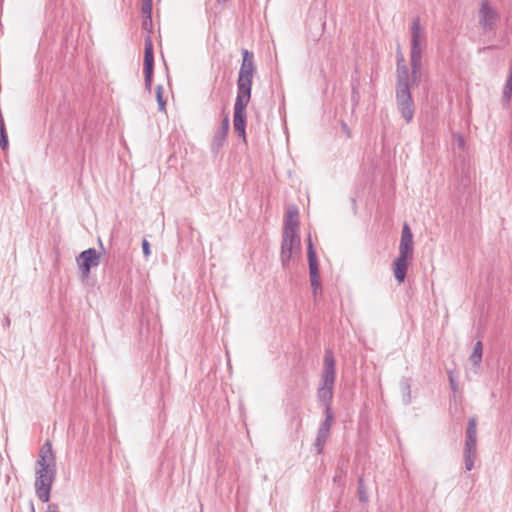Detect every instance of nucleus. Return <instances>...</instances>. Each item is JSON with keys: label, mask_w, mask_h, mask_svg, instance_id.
<instances>
[{"label": "nucleus", "mask_w": 512, "mask_h": 512, "mask_svg": "<svg viewBox=\"0 0 512 512\" xmlns=\"http://www.w3.org/2000/svg\"><path fill=\"white\" fill-rule=\"evenodd\" d=\"M335 358L331 349L324 354L323 369L317 389V399L324 407H331L336 379Z\"/></svg>", "instance_id": "nucleus-1"}, {"label": "nucleus", "mask_w": 512, "mask_h": 512, "mask_svg": "<svg viewBox=\"0 0 512 512\" xmlns=\"http://www.w3.org/2000/svg\"><path fill=\"white\" fill-rule=\"evenodd\" d=\"M35 493L38 499L47 503L50 500V494L53 483L56 478L55 463L52 465L36 466L35 468Z\"/></svg>", "instance_id": "nucleus-2"}, {"label": "nucleus", "mask_w": 512, "mask_h": 512, "mask_svg": "<svg viewBox=\"0 0 512 512\" xmlns=\"http://www.w3.org/2000/svg\"><path fill=\"white\" fill-rule=\"evenodd\" d=\"M242 64L237 80V96L251 98L252 78L254 73V56L247 49L242 50Z\"/></svg>", "instance_id": "nucleus-3"}, {"label": "nucleus", "mask_w": 512, "mask_h": 512, "mask_svg": "<svg viewBox=\"0 0 512 512\" xmlns=\"http://www.w3.org/2000/svg\"><path fill=\"white\" fill-rule=\"evenodd\" d=\"M477 453V424L475 418H470L466 430L464 449L465 469L471 471L474 467V460Z\"/></svg>", "instance_id": "nucleus-4"}, {"label": "nucleus", "mask_w": 512, "mask_h": 512, "mask_svg": "<svg viewBox=\"0 0 512 512\" xmlns=\"http://www.w3.org/2000/svg\"><path fill=\"white\" fill-rule=\"evenodd\" d=\"M396 103L401 116L407 123L411 122L414 116V104L409 84L396 85Z\"/></svg>", "instance_id": "nucleus-5"}, {"label": "nucleus", "mask_w": 512, "mask_h": 512, "mask_svg": "<svg viewBox=\"0 0 512 512\" xmlns=\"http://www.w3.org/2000/svg\"><path fill=\"white\" fill-rule=\"evenodd\" d=\"M411 53L410 55H423L427 46L425 28L421 25L419 17H415L411 23Z\"/></svg>", "instance_id": "nucleus-6"}, {"label": "nucleus", "mask_w": 512, "mask_h": 512, "mask_svg": "<svg viewBox=\"0 0 512 512\" xmlns=\"http://www.w3.org/2000/svg\"><path fill=\"white\" fill-rule=\"evenodd\" d=\"M250 98L236 97L234 104V120L233 126L235 132L245 141V126H246V107Z\"/></svg>", "instance_id": "nucleus-7"}, {"label": "nucleus", "mask_w": 512, "mask_h": 512, "mask_svg": "<svg viewBox=\"0 0 512 512\" xmlns=\"http://www.w3.org/2000/svg\"><path fill=\"white\" fill-rule=\"evenodd\" d=\"M498 17L497 11L487 1L483 0L479 10V25L481 29L485 33L492 31Z\"/></svg>", "instance_id": "nucleus-8"}, {"label": "nucleus", "mask_w": 512, "mask_h": 512, "mask_svg": "<svg viewBox=\"0 0 512 512\" xmlns=\"http://www.w3.org/2000/svg\"><path fill=\"white\" fill-rule=\"evenodd\" d=\"M100 256L101 254L94 248H89L79 254L77 262L84 277H88L92 267L100 264Z\"/></svg>", "instance_id": "nucleus-9"}, {"label": "nucleus", "mask_w": 512, "mask_h": 512, "mask_svg": "<svg viewBox=\"0 0 512 512\" xmlns=\"http://www.w3.org/2000/svg\"><path fill=\"white\" fill-rule=\"evenodd\" d=\"M299 235H283L281 245V262L286 267L294 253L300 251Z\"/></svg>", "instance_id": "nucleus-10"}, {"label": "nucleus", "mask_w": 512, "mask_h": 512, "mask_svg": "<svg viewBox=\"0 0 512 512\" xmlns=\"http://www.w3.org/2000/svg\"><path fill=\"white\" fill-rule=\"evenodd\" d=\"M153 68H154L153 44H152L151 39L148 37L145 40V49H144L145 86L148 90L151 89Z\"/></svg>", "instance_id": "nucleus-11"}, {"label": "nucleus", "mask_w": 512, "mask_h": 512, "mask_svg": "<svg viewBox=\"0 0 512 512\" xmlns=\"http://www.w3.org/2000/svg\"><path fill=\"white\" fill-rule=\"evenodd\" d=\"M412 260L413 257V234L407 224H404L399 244V255Z\"/></svg>", "instance_id": "nucleus-12"}, {"label": "nucleus", "mask_w": 512, "mask_h": 512, "mask_svg": "<svg viewBox=\"0 0 512 512\" xmlns=\"http://www.w3.org/2000/svg\"><path fill=\"white\" fill-rule=\"evenodd\" d=\"M229 125V116L226 115L222 120L220 127L214 134L211 144L213 152H218L219 149L223 146L229 131Z\"/></svg>", "instance_id": "nucleus-13"}, {"label": "nucleus", "mask_w": 512, "mask_h": 512, "mask_svg": "<svg viewBox=\"0 0 512 512\" xmlns=\"http://www.w3.org/2000/svg\"><path fill=\"white\" fill-rule=\"evenodd\" d=\"M283 235H299L298 211L295 208L287 212Z\"/></svg>", "instance_id": "nucleus-14"}, {"label": "nucleus", "mask_w": 512, "mask_h": 512, "mask_svg": "<svg viewBox=\"0 0 512 512\" xmlns=\"http://www.w3.org/2000/svg\"><path fill=\"white\" fill-rule=\"evenodd\" d=\"M307 255L309 263L310 282L320 279L316 251L313 247L311 237L308 238Z\"/></svg>", "instance_id": "nucleus-15"}, {"label": "nucleus", "mask_w": 512, "mask_h": 512, "mask_svg": "<svg viewBox=\"0 0 512 512\" xmlns=\"http://www.w3.org/2000/svg\"><path fill=\"white\" fill-rule=\"evenodd\" d=\"M410 260L411 259L398 256L393 262V274L399 283H402L406 278L408 262Z\"/></svg>", "instance_id": "nucleus-16"}, {"label": "nucleus", "mask_w": 512, "mask_h": 512, "mask_svg": "<svg viewBox=\"0 0 512 512\" xmlns=\"http://www.w3.org/2000/svg\"><path fill=\"white\" fill-rule=\"evenodd\" d=\"M411 81L418 84L421 78L422 55H410Z\"/></svg>", "instance_id": "nucleus-17"}, {"label": "nucleus", "mask_w": 512, "mask_h": 512, "mask_svg": "<svg viewBox=\"0 0 512 512\" xmlns=\"http://www.w3.org/2000/svg\"><path fill=\"white\" fill-rule=\"evenodd\" d=\"M55 463L54 455L52 453V447L50 442H46L39 452V459L36 461V466L52 465Z\"/></svg>", "instance_id": "nucleus-18"}, {"label": "nucleus", "mask_w": 512, "mask_h": 512, "mask_svg": "<svg viewBox=\"0 0 512 512\" xmlns=\"http://www.w3.org/2000/svg\"><path fill=\"white\" fill-rule=\"evenodd\" d=\"M330 435V431L327 429L318 428L317 436L314 442V448L316 449L317 454L322 453L325 443Z\"/></svg>", "instance_id": "nucleus-19"}, {"label": "nucleus", "mask_w": 512, "mask_h": 512, "mask_svg": "<svg viewBox=\"0 0 512 512\" xmlns=\"http://www.w3.org/2000/svg\"><path fill=\"white\" fill-rule=\"evenodd\" d=\"M400 84H409V70L406 63L401 64L397 63V83Z\"/></svg>", "instance_id": "nucleus-20"}, {"label": "nucleus", "mask_w": 512, "mask_h": 512, "mask_svg": "<svg viewBox=\"0 0 512 512\" xmlns=\"http://www.w3.org/2000/svg\"><path fill=\"white\" fill-rule=\"evenodd\" d=\"M483 346L480 341H477L474 345L473 351L470 355V361L474 366H478L482 360Z\"/></svg>", "instance_id": "nucleus-21"}, {"label": "nucleus", "mask_w": 512, "mask_h": 512, "mask_svg": "<svg viewBox=\"0 0 512 512\" xmlns=\"http://www.w3.org/2000/svg\"><path fill=\"white\" fill-rule=\"evenodd\" d=\"M512 97V80L507 79L506 83L503 88V93L501 97V103L503 107H506L509 105Z\"/></svg>", "instance_id": "nucleus-22"}, {"label": "nucleus", "mask_w": 512, "mask_h": 512, "mask_svg": "<svg viewBox=\"0 0 512 512\" xmlns=\"http://www.w3.org/2000/svg\"><path fill=\"white\" fill-rule=\"evenodd\" d=\"M324 414H325V418L321 422L319 427L330 431L333 421H334V413H333L331 407H326V409H324Z\"/></svg>", "instance_id": "nucleus-23"}, {"label": "nucleus", "mask_w": 512, "mask_h": 512, "mask_svg": "<svg viewBox=\"0 0 512 512\" xmlns=\"http://www.w3.org/2000/svg\"><path fill=\"white\" fill-rule=\"evenodd\" d=\"M400 387H401V391L403 393V402L405 405H407L411 401L410 385L407 380H403L400 383Z\"/></svg>", "instance_id": "nucleus-24"}, {"label": "nucleus", "mask_w": 512, "mask_h": 512, "mask_svg": "<svg viewBox=\"0 0 512 512\" xmlns=\"http://www.w3.org/2000/svg\"><path fill=\"white\" fill-rule=\"evenodd\" d=\"M142 14L147 17L149 22H152V0H142V7H141Z\"/></svg>", "instance_id": "nucleus-25"}, {"label": "nucleus", "mask_w": 512, "mask_h": 512, "mask_svg": "<svg viewBox=\"0 0 512 512\" xmlns=\"http://www.w3.org/2000/svg\"><path fill=\"white\" fill-rule=\"evenodd\" d=\"M358 497L361 502L368 501V495L362 477H360L358 480Z\"/></svg>", "instance_id": "nucleus-26"}, {"label": "nucleus", "mask_w": 512, "mask_h": 512, "mask_svg": "<svg viewBox=\"0 0 512 512\" xmlns=\"http://www.w3.org/2000/svg\"><path fill=\"white\" fill-rule=\"evenodd\" d=\"M162 90V86L158 85L156 88V99L158 102L159 111H165L166 108V101L163 98Z\"/></svg>", "instance_id": "nucleus-27"}, {"label": "nucleus", "mask_w": 512, "mask_h": 512, "mask_svg": "<svg viewBox=\"0 0 512 512\" xmlns=\"http://www.w3.org/2000/svg\"><path fill=\"white\" fill-rule=\"evenodd\" d=\"M448 379H449V383H450V387L452 389L453 392H457L458 391V375H456L453 371H448Z\"/></svg>", "instance_id": "nucleus-28"}, {"label": "nucleus", "mask_w": 512, "mask_h": 512, "mask_svg": "<svg viewBox=\"0 0 512 512\" xmlns=\"http://www.w3.org/2000/svg\"><path fill=\"white\" fill-rule=\"evenodd\" d=\"M142 250L145 257H148L151 253L150 244L146 239H143L142 241Z\"/></svg>", "instance_id": "nucleus-29"}, {"label": "nucleus", "mask_w": 512, "mask_h": 512, "mask_svg": "<svg viewBox=\"0 0 512 512\" xmlns=\"http://www.w3.org/2000/svg\"><path fill=\"white\" fill-rule=\"evenodd\" d=\"M310 283H311V287L313 289L314 294H316L318 291H321L322 287H321L320 279L314 280Z\"/></svg>", "instance_id": "nucleus-30"}, {"label": "nucleus", "mask_w": 512, "mask_h": 512, "mask_svg": "<svg viewBox=\"0 0 512 512\" xmlns=\"http://www.w3.org/2000/svg\"><path fill=\"white\" fill-rule=\"evenodd\" d=\"M0 147L2 150L7 149V147H8V136L7 135L0 136Z\"/></svg>", "instance_id": "nucleus-31"}, {"label": "nucleus", "mask_w": 512, "mask_h": 512, "mask_svg": "<svg viewBox=\"0 0 512 512\" xmlns=\"http://www.w3.org/2000/svg\"><path fill=\"white\" fill-rule=\"evenodd\" d=\"M456 144H457L459 149H464V147H465V140H464L463 136H461V135H457L456 136Z\"/></svg>", "instance_id": "nucleus-32"}, {"label": "nucleus", "mask_w": 512, "mask_h": 512, "mask_svg": "<svg viewBox=\"0 0 512 512\" xmlns=\"http://www.w3.org/2000/svg\"><path fill=\"white\" fill-rule=\"evenodd\" d=\"M7 135L6 127L2 116H0V136Z\"/></svg>", "instance_id": "nucleus-33"}, {"label": "nucleus", "mask_w": 512, "mask_h": 512, "mask_svg": "<svg viewBox=\"0 0 512 512\" xmlns=\"http://www.w3.org/2000/svg\"><path fill=\"white\" fill-rule=\"evenodd\" d=\"M46 512H59L58 506L56 504H49Z\"/></svg>", "instance_id": "nucleus-34"}, {"label": "nucleus", "mask_w": 512, "mask_h": 512, "mask_svg": "<svg viewBox=\"0 0 512 512\" xmlns=\"http://www.w3.org/2000/svg\"><path fill=\"white\" fill-rule=\"evenodd\" d=\"M397 63H401V64L405 63V59H404L401 51H398V53H397Z\"/></svg>", "instance_id": "nucleus-35"}, {"label": "nucleus", "mask_w": 512, "mask_h": 512, "mask_svg": "<svg viewBox=\"0 0 512 512\" xmlns=\"http://www.w3.org/2000/svg\"><path fill=\"white\" fill-rule=\"evenodd\" d=\"M358 97L359 96H358V93L356 92V87L353 86L352 100L356 102V101H358Z\"/></svg>", "instance_id": "nucleus-36"}, {"label": "nucleus", "mask_w": 512, "mask_h": 512, "mask_svg": "<svg viewBox=\"0 0 512 512\" xmlns=\"http://www.w3.org/2000/svg\"><path fill=\"white\" fill-rule=\"evenodd\" d=\"M152 25V22L150 23L149 20L147 19V17H145L144 21H143V27L145 29H148V26H151Z\"/></svg>", "instance_id": "nucleus-37"}, {"label": "nucleus", "mask_w": 512, "mask_h": 512, "mask_svg": "<svg viewBox=\"0 0 512 512\" xmlns=\"http://www.w3.org/2000/svg\"><path fill=\"white\" fill-rule=\"evenodd\" d=\"M5 325L7 327H9V325H10V318L9 317H5Z\"/></svg>", "instance_id": "nucleus-38"}, {"label": "nucleus", "mask_w": 512, "mask_h": 512, "mask_svg": "<svg viewBox=\"0 0 512 512\" xmlns=\"http://www.w3.org/2000/svg\"><path fill=\"white\" fill-rule=\"evenodd\" d=\"M343 128H344V131H347V130H348L347 125H346V124H343Z\"/></svg>", "instance_id": "nucleus-39"}, {"label": "nucleus", "mask_w": 512, "mask_h": 512, "mask_svg": "<svg viewBox=\"0 0 512 512\" xmlns=\"http://www.w3.org/2000/svg\"><path fill=\"white\" fill-rule=\"evenodd\" d=\"M219 3H225L227 0H217Z\"/></svg>", "instance_id": "nucleus-40"}, {"label": "nucleus", "mask_w": 512, "mask_h": 512, "mask_svg": "<svg viewBox=\"0 0 512 512\" xmlns=\"http://www.w3.org/2000/svg\"><path fill=\"white\" fill-rule=\"evenodd\" d=\"M32 512H35V511H34V508H32Z\"/></svg>", "instance_id": "nucleus-41"}]
</instances>
